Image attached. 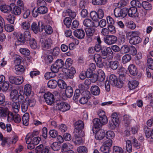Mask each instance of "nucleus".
I'll list each match as a JSON object with an SVG mask.
<instances>
[{
  "instance_id": "nucleus-14",
  "label": "nucleus",
  "mask_w": 153,
  "mask_h": 153,
  "mask_svg": "<svg viewBox=\"0 0 153 153\" xmlns=\"http://www.w3.org/2000/svg\"><path fill=\"white\" fill-rule=\"evenodd\" d=\"M7 103L11 105L13 110L15 113H17L19 112L20 108V105L19 102L17 101L13 102H8Z\"/></svg>"
},
{
  "instance_id": "nucleus-29",
  "label": "nucleus",
  "mask_w": 153,
  "mask_h": 153,
  "mask_svg": "<svg viewBox=\"0 0 153 153\" xmlns=\"http://www.w3.org/2000/svg\"><path fill=\"white\" fill-rule=\"evenodd\" d=\"M75 129L82 130L84 127L83 122L81 120H79L74 123Z\"/></svg>"
},
{
  "instance_id": "nucleus-3",
  "label": "nucleus",
  "mask_w": 153,
  "mask_h": 153,
  "mask_svg": "<svg viewBox=\"0 0 153 153\" xmlns=\"http://www.w3.org/2000/svg\"><path fill=\"white\" fill-rule=\"evenodd\" d=\"M40 42L44 50H46L50 49L52 44L51 39L50 38H46V36L43 35L41 36L40 39Z\"/></svg>"
},
{
  "instance_id": "nucleus-23",
  "label": "nucleus",
  "mask_w": 153,
  "mask_h": 153,
  "mask_svg": "<svg viewBox=\"0 0 153 153\" xmlns=\"http://www.w3.org/2000/svg\"><path fill=\"white\" fill-rule=\"evenodd\" d=\"M15 69L16 71V73L17 74L23 73L25 70L24 67L20 64L16 65L15 66Z\"/></svg>"
},
{
  "instance_id": "nucleus-62",
  "label": "nucleus",
  "mask_w": 153,
  "mask_h": 153,
  "mask_svg": "<svg viewBox=\"0 0 153 153\" xmlns=\"http://www.w3.org/2000/svg\"><path fill=\"white\" fill-rule=\"evenodd\" d=\"M9 87V83L7 81L4 82L2 84L1 89L3 91H7Z\"/></svg>"
},
{
  "instance_id": "nucleus-6",
  "label": "nucleus",
  "mask_w": 153,
  "mask_h": 153,
  "mask_svg": "<svg viewBox=\"0 0 153 153\" xmlns=\"http://www.w3.org/2000/svg\"><path fill=\"white\" fill-rule=\"evenodd\" d=\"M62 71L65 73L67 79H72L74 77V74L76 72L75 69L73 67H71L70 68L68 69L62 68Z\"/></svg>"
},
{
  "instance_id": "nucleus-44",
  "label": "nucleus",
  "mask_w": 153,
  "mask_h": 153,
  "mask_svg": "<svg viewBox=\"0 0 153 153\" xmlns=\"http://www.w3.org/2000/svg\"><path fill=\"white\" fill-rule=\"evenodd\" d=\"M90 16L93 20L96 22L97 23V22H98V15L97 13L95 11H91L90 13Z\"/></svg>"
},
{
  "instance_id": "nucleus-10",
  "label": "nucleus",
  "mask_w": 153,
  "mask_h": 153,
  "mask_svg": "<svg viewBox=\"0 0 153 153\" xmlns=\"http://www.w3.org/2000/svg\"><path fill=\"white\" fill-rule=\"evenodd\" d=\"M32 100L28 98H25L24 102H23L21 104V108L22 112H25L28 109V106L32 102Z\"/></svg>"
},
{
  "instance_id": "nucleus-13",
  "label": "nucleus",
  "mask_w": 153,
  "mask_h": 153,
  "mask_svg": "<svg viewBox=\"0 0 153 153\" xmlns=\"http://www.w3.org/2000/svg\"><path fill=\"white\" fill-rule=\"evenodd\" d=\"M109 82L113 86H116L118 88V84H119L118 79L117 76L114 74H111L109 77Z\"/></svg>"
},
{
  "instance_id": "nucleus-57",
  "label": "nucleus",
  "mask_w": 153,
  "mask_h": 153,
  "mask_svg": "<svg viewBox=\"0 0 153 153\" xmlns=\"http://www.w3.org/2000/svg\"><path fill=\"white\" fill-rule=\"evenodd\" d=\"M114 153H123V150L122 148L117 146H115L113 147Z\"/></svg>"
},
{
  "instance_id": "nucleus-17",
  "label": "nucleus",
  "mask_w": 153,
  "mask_h": 153,
  "mask_svg": "<svg viewBox=\"0 0 153 153\" xmlns=\"http://www.w3.org/2000/svg\"><path fill=\"white\" fill-rule=\"evenodd\" d=\"M74 36L79 39H82L85 36V33L82 29H78L74 32Z\"/></svg>"
},
{
  "instance_id": "nucleus-30",
  "label": "nucleus",
  "mask_w": 153,
  "mask_h": 153,
  "mask_svg": "<svg viewBox=\"0 0 153 153\" xmlns=\"http://www.w3.org/2000/svg\"><path fill=\"white\" fill-rule=\"evenodd\" d=\"M128 87L130 90L135 89L138 85V82L136 80L129 81L128 83Z\"/></svg>"
},
{
  "instance_id": "nucleus-47",
  "label": "nucleus",
  "mask_w": 153,
  "mask_h": 153,
  "mask_svg": "<svg viewBox=\"0 0 153 153\" xmlns=\"http://www.w3.org/2000/svg\"><path fill=\"white\" fill-rule=\"evenodd\" d=\"M58 86L61 88L64 89L67 87V85L66 83L63 80L59 79L58 81Z\"/></svg>"
},
{
  "instance_id": "nucleus-26",
  "label": "nucleus",
  "mask_w": 153,
  "mask_h": 153,
  "mask_svg": "<svg viewBox=\"0 0 153 153\" xmlns=\"http://www.w3.org/2000/svg\"><path fill=\"white\" fill-rule=\"evenodd\" d=\"M131 55L128 54L124 55L122 57L121 62L123 64H125L129 62L131 59Z\"/></svg>"
},
{
  "instance_id": "nucleus-22",
  "label": "nucleus",
  "mask_w": 153,
  "mask_h": 153,
  "mask_svg": "<svg viewBox=\"0 0 153 153\" xmlns=\"http://www.w3.org/2000/svg\"><path fill=\"white\" fill-rule=\"evenodd\" d=\"M91 91L92 94L96 96L99 95L100 92V89L97 85L91 86Z\"/></svg>"
},
{
  "instance_id": "nucleus-5",
  "label": "nucleus",
  "mask_w": 153,
  "mask_h": 153,
  "mask_svg": "<svg viewBox=\"0 0 153 153\" xmlns=\"http://www.w3.org/2000/svg\"><path fill=\"white\" fill-rule=\"evenodd\" d=\"M114 13L116 17L123 18L127 15L126 8H124L121 9L119 8H116L114 10Z\"/></svg>"
},
{
  "instance_id": "nucleus-45",
  "label": "nucleus",
  "mask_w": 153,
  "mask_h": 153,
  "mask_svg": "<svg viewBox=\"0 0 153 153\" xmlns=\"http://www.w3.org/2000/svg\"><path fill=\"white\" fill-rule=\"evenodd\" d=\"M70 144L69 143H64L63 144L61 148L62 152H67L71 149L70 147Z\"/></svg>"
},
{
  "instance_id": "nucleus-32",
  "label": "nucleus",
  "mask_w": 153,
  "mask_h": 153,
  "mask_svg": "<svg viewBox=\"0 0 153 153\" xmlns=\"http://www.w3.org/2000/svg\"><path fill=\"white\" fill-rule=\"evenodd\" d=\"M119 62L117 61H111L109 62L108 65L110 68L113 70L117 69Z\"/></svg>"
},
{
  "instance_id": "nucleus-31",
  "label": "nucleus",
  "mask_w": 153,
  "mask_h": 153,
  "mask_svg": "<svg viewBox=\"0 0 153 153\" xmlns=\"http://www.w3.org/2000/svg\"><path fill=\"white\" fill-rule=\"evenodd\" d=\"M58 84V81L54 79L50 80L48 83V87L51 88H55Z\"/></svg>"
},
{
  "instance_id": "nucleus-41",
  "label": "nucleus",
  "mask_w": 153,
  "mask_h": 153,
  "mask_svg": "<svg viewBox=\"0 0 153 153\" xmlns=\"http://www.w3.org/2000/svg\"><path fill=\"white\" fill-rule=\"evenodd\" d=\"M86 35L88 36H93L95 32V29L94 28H87L85 29Z\"/></svg>"
},
{
  "instance_id": "nucleus-11",
  "label": "nucleus",
  "mask_w": 153,
  "mask_h": 153,
  "mask_svg": "<svg viewBox=\"0 0 153 153\" xmlns=\"http://www.w3.org/2000/svg\"><path fill=\"white\" fill-rule=\"evenodd\" d=\"M94 59L97 65L99 68H102L104 66V62L102 61L101 55L98 53L95 54Z\"/></svg>"
},
{
  "instance_id": "nucleus-35",
  "label": "nucleus",
  "mask_w": 153,
  "mask_h": 153,
  "mask_svg": "<svg viewBox=\"0 0 153 153\" xmlns=\"http://www.w3.org/2000/svg\"><path fill=\"white\" fill-rule=\"evenodd\" d=\"M98 76L99 81L101 82L104 81L105 78V75L103 71L101 69L99 70L98 71Z\"/></svg>"
},
{
  "instance_id": "nucleus-53",
  "label": "nucleus",
  "mask_w": 153,
  "mask_h": 153,
  "mask_svg": "<svg viewBox=\"0 0 153 153\" xmlns=\"http://www.w3.org/2000/svg\"><path fill=\"white\" fill-rule=\"evenodd\" d=\"M112 144V140L111 139H107L104 141L102 145L106 147H108L111 148Z\"/></svg>"
},
{
  "instance_id": "nucleus-37",
  "label": "nucleus",
  "mask_w": 153,
  "mask_h": 153,
  "mask_svg": "<svg viewBox=\"0 0 153 153\" xmlns=\"http://www.w3.org/2000/svg\"><path fill=\"white\" fill-rule=\"evenodd\" d=\"M125 79V74L119 75L118 80L119 84H118V85L119 88H121L123 87Z\"/></svg>"
},
{
  "instance_id": "nucleus-16",
  "label": "nucleus",
  "mask_w": 153,
  "mask_h": 153,
  "mask_svg": "<svg viewBox=\"0 0 153 153\" xmlns=\"http://www.w3.org/2000/svg\"><path fill=\"white\" fill-rule=\"evenodd\" d=\"M35 149L36 153H48V149L42 144L37 146Z\"/></svg>"
},
{
  "instance_id": "nucleus-1",
  "label": "nucleus",
  "mask_w": 153,
  "mask_h": 153,
  "mask_svg": "<svg viewBox=\"0 0 153 153\" xmlns=\"http://www.w3.org/2000/svg\"><path fill=\"white\" fill-rule=\"evenodd\" d=\"M17 40L15 44L16 45L23 44L27 41H29L32 38L31 37L30 32L28 30H26L23 33H19L17 35Z\"/></svg>"
},
{
  "instance_id": "nucleus-21",
  "label": "nucleus",
  "mask_w": 153,
  "mask_h": 153,
  "mask_svg": "<svg viewBox=\"0 0 153 153\" xmlns=\"http://www.w3.org/2000/svg\"><path fill=\"white\" fill-rule=\"evenodd\" d=\"M32 87L29 84L26 85L24 89V94L27 96L30 95L32 93Z\"/></svg>"
},
{
  "instance_id": "nucleus-40",
  "label": "nucleus",
  "mask_w": 153,
  "mask_h": 153,
  "mask_svg": "<svg viewBox=\"0 0 153 153\" xmlns=\"http://www.w3.org/2000/svg\"><path fill=\"white\" fill-rule=\"evenodd\" d=\"M131 4L134 7H137L139 8H140L142 6V3L141 4L140 2L138 0H133L131 2Z\"/></svg>"
},
{
  "instance_id": "nucleus-59",
  "label": "nucleus",
  "mask_w": 153,
  "mask_h": 153,
  "mask_svg": "<svg viewBox=\"0 0 153 153\" xmlns=\"http://www.w3.org/2000/svg\"><path fill=\"white\" fill-rule=\"evenodd\" d=\"M6 19L10 23L13 24L14 23L15 17L11 14H10L6 16Z\"/></svg>"
},
{
  "instance_id": "nucleus-20",
  "label": "nucleus",
  "mask_w": 153,
  "mask_h": 153,
  "mask_svg": "<svg viewBox=\"0 0 153 153\" xmlns=\"http://www.w3.org/2000/svg\"><path fill=\"white\" fill-rule=\"evenodd\" d=\"M128 69L131 75L135 76L137 75V68L134 65H130L128 67Z\"/></svg>"
},
{
  "instance_id": "nucleus-38",
  "label": "nucleus",
  "mask_w": 153,
  "mask_h": 153,
  "mask_svg": "<svg viewBox=\"0 0 153 153\" xmlns=\"http://www.w3.org/2000/svg\"><path fill=\"white\" fill-rule=\"evenodd\" d=\"M80 95V91L78 89H76L74 93V95L73 97V100L74 102L77 103L78 101V99Z\"/></svg>"
},
{
  "instance_id": "nucleus-15",
  "label": "nucleus",
  "mask_w": 153,
  "mask_h": 153,
  "mask_svg": "<svg viewBox=\"0 0 153 153\" xmlns=\"http://www.w3.org/2000/svg\"><path fill=\"white\" fill-rule=\"evenodd\" d=\"M96 22L90 19H86L84 20L83 22V25L86 27H97L98 25H97Z\"/></svg>"
},
{
  "instance_id": "nucleus-61",
  "label": "nucleus",
  "mask_w": 153,
  "mask_h": 153,
  "mask_svg": "<svg viewBox=\"0 0 153 153\" xmlns=\"http://www.w3.org/2000/svg\"><path fill=\"white\" fill-rule=\"evenodd\" d=\"M51 148L54 151H58L60 149L59 146L58 145V143L56 142L53 143L51 146Z\"/></svg>"
},
{
  "instance_id": "nucleus-46",
  "label": "nucleus",
  "mask_w": 153,
  "mask_h": 153,
  "mask_svg": "<svg viewBox=\"0 0 153 153\" xmlns=\"http://www.w3.org/2000/svg\"><path fill=\"white\" fill-rule=\"evenodd\" d=\"M38 9V12L41 14H45L48 11L47 7L44 5L40 6Z\"/></svg>"
},
{
  "instance_id": "nucleus-48",
  "label": "nucleus",
  "mask_w": 153,
  "mask_h": 153,
  "mask_svg": "<svg viewBox=\"0 0 153 153\" xmlns=\"http://www.w3.org/2000/svg\"><path fill=\"white\" fill-rule=\"evenodd\" d=\"M54 63L56 65V66H58L60 69L64 67V62L62 59H57Z\"/></svg>"
},
{
  "instance_id": "nucleus-56",
  "label": "nucleus",
  "mask_w": 153,
  "mask_h": 153,
  "mask_svg": "<svg viewBox=\"0 0 153 153\" xmlns=\"http://www.w3.org/2000/svg\"><path fill=\"white\" fill-rule=\"evenodd\" d=\"M42 136L44 139H46L48 137V129L46 127H43L41 131Z\"/></svg>"
},
{
  "instance_id": "nucleus-50",
  "label": "nucleus",
  "mask_w": 153,
  "mask_h": 153,
  "mask_svg": "<svg viewBox=\"0 0 153 153\" xmlns=\"http://www.w3.org/2000/svg\"><path fill=\"white\" fill-rule=\"evenodd\" d=\"M31 29L35 33H37L39 31V26L36 22H33V23L31 26Z\"/></svg>"
},
{
  "instance_id": "nucleus-7",
  "label": "nucleus",
  "mask_w": 153,
  "mask_h": 153,
  "mask_svg": "<svg viewBox=\"0 0 153 153\" xmlns=\"http://www.w3.org/2000/svg\"><path fill=\"white\" fill-rule=\"evenodd\" d=\"M105 43L108 45L115 43L117 41V37L114 35H108L104 39Z\"/></svg>"
},
{
  "instance_id": "nucleus-64",
  "label": "nucleus",
  "mask_w": 153,
  "mask_h": 153,
  "mask_svg": "<svg viewBox=\"0 0 153 153\" xmlns=\"http://www.w3.org/2000/svg\"><path fill=\"white\" fill-rule=\"evenodd\" d=\"M77 150L79 153H87L88 152L87 149L84 146H80Z\"/></svg>"
},
{
  "instance_id": "nucleus-18",
  "label": "nucleus",
  "mask_w": 153,
  "mask_h": 153,
  "mask_svg": "<svg viewBox=\"0 0 153 153\" xmlns=\"http://www.w3.org/2000/svg\"><path fill=\"white\" fill-rule=\"evenodd\" d=\"M101 56L102 59H105L107 58V55L108 53H109L111 56H113V52L110 47H108L106 49L101 51Z\"/></svg>"
},
{
  "instance_id": "nucleus-58",
  "label": "nucleus",
  "mask_w": 153,
  "mask_h": 153,
  "mask_svg": "<svg viewBox=\"0 0 153 153\" xmlns=\"http://www.w3.org/2000/svg\"><path fill=\"white\" fill-rule=\"evenodd\" d=\"M144 131L146 135L147 138L150 137V129L147 126H144Z\"/></svg>"
},
{
  "instance_id": "nucleus-33",
  "label": "nucleus",
  "mask_w": 153,
  "mask_h": 153,
  "mask_svg": "<svg viewBox=\"0 0 153 153\" xmlns=\"http://www.w3.org/2000/svg\"><path fill=\"white\" fill-rule=\"evenodd\" d=\"M119 122L115 121L113 120H111L109 123V127L111 129H114L119 125Z\"/></svg>"
},
{
  "instance_id": "nucleus-4",
  "label": "nucleus",
  "mask_w": 153,
  "mask_h": 153,
  "mask_svg": "<svg viewBox=\"0 0 153 153\" xmlns=\"http://www.w3.org/2000/svg\"><path fill=\"white\" fill-rule=\"evenodd\" d=\"M54 105L56 110L62 112L67 111L70 108V106L69 104L60 101H57Z\"/></svg>"
},
{
  "instance_id": "nucleus-36",
  "label": "nucleus",
  "mask_w": 153,
  "mask_h": 153,
  "mask_svg": "<svg viewBox=\"0 0 153 153\" xmlns=\"http://www.w3.org/2000/svg\"><path fill=\"white\" fill-rule=\"evenodd\" d=\"M74 137H82L84 136V133L82 130L74 129Z\"/></svg>"
},
{
  "instance_id": "nucleus-8",
  "label": "nucleus",
  "mask_w": 153,
  "mask_h": 153,
  "mask_svg": "<svg viewBox=\"0 0 153 153\" xmlns=\"http://www.w3.org/2000/svg\"><path fill=\"white\" fill-rule=\"evenodd\" d=\"M44 97L46 103L49 105L52 104L54 101V95L50 92L45 93Z\"/></svg>"
},
{
  "instance_id": "nucleus-27",
  "label": "nucleus",
  "mask_w": 153,
  "mask_h": 153,
  "mask_svg": "<svg viewBox=\"0 0 153 153\" xmlns=\"http://www.w3.org/2000/svg\"><path fill=\"white\" fill-rule=\"evenodd\" d=\"M65 94L67 97L70 98L73 95V91L72 88L70 86H67L65 88Z\"/></svg>"
},
{
  "instance_id": "nucleus-9",
  "label": "nucleus",
  "mask_w": 153,
  "mask_h": 153,
  "mask_svg": "<svg viewBox=\"0 0 153 153\" xmlns=\"http://www.w3.org/2000/svg\"><path fill=\"white\" fill-rule=\"evenodd\" d=\"M12 113L9 111L8 109L3 107H0V116L2 117H7V120H9Z\"/></svg>"
},
{
  "instance_id": "nucleus-12",
  "label": "nucleus",
  "mask_w": 153,
  "mask_h": 153,
  "mask_svg": "<svg viewBox=\"0 0 153 153\" xmlns=\"http://www.w3.org/2000/svg\"><path fill=\"white\" fill-rule=\"evenodd\" d=\"M127 13L128 16L132 17L138 16V13L137 12V8L133 7H130L129 9L127 8Z\"/></svg>"
},
{
  "instance_id": "nucleus-54",
  "label": "nucleus",
  "mask_w": 153,
  "mask_h": 153,
  "mask_svg": "<svg viewBox=\"0 0 153 153\" xmlns=\"http://www.w3.org/2000/svg\"><path fill=\"white\" fill-rule=\"evenodd\" d=\"M64 24L67 28L69 27L71 23V19L70 17H66L64 20Z\"/></svg>"
},
{
  "instance_id": "nucleus-39",
  "label": "nucleus",
  "mask_w": 153,
  "mask_h": 153,
  "mask_svg": "<svg viewBox=\"0 0 153 153\" xmlns=\"http://www.w3.org/2000/svg\"><path fill=\"white\" fill-rule=\"evenodd\" d=\"M93 122L94 127L95 128H100L102 126L101 123L100 122V120L98 118L94 119L93 121Z\"/></svg>"
},
{
  "instance_id": "nucleus-63",
  "label": "nucleus",
  "mask_w": 153,
  "mask_h": 153,
  "mask_svg": "<svg viewBox=\"0 0 153 153\" xmlns=\"http://www.w3.org/2000/svg\"><path fill=\"white\" fill-rule=\"evenodd\" d=\"M45 30L48 34H51L53 32L52 27L49 25H46Z\"/></svg>"
},
{
  "instance_id": "nucleus-34",
  "label": "nucleus",
  "mask_w": 153,
  "mask_h": 153,
  "mask_svg": "<svg viewBox=\"0 0 153 153\" xmlns=\"http://www.w3.org/2000/svg\"><path fill=\"white\" fill-rule=\"evenodd\" d=\"M29 115L28 113H26L24 114L22 117L23 124L25 126H27L29 123Z\"/></svg>"
},
{
  "instance_id": "nucleus-49",
  "label": "nucleus",
  "mask_w": 153,
  "mask_h": 153,
  "mask_svg": "<svg viewBox=\"0 0 153 153\" xmlns=\"http://www.w3.org/2000/svg\"><path fill=\"white\" fill-rule=\"evenodd\" d=\"M143 8L146 10H150L152 8V6L151 4L148 2L144 1L142 2V6Z\"/></svg>"
},
{
  "instance_id": "nucleus-55",
  "label": "nucleus",
  "mask_w": 153,
  "mask_h": 153,
  "mask_svg": "<svg viewBox=\"0 0 153 153\" xmlns=\"http://www.w3.org/2000/svg\"><path fill=\"white\" fill-rule=\"evenodd\" d=\"M19 51L21 53L25 55L28 56L30 54V51L27 48H21Z\"/></svg>"
},
{
  "instance_id": "nucleus-25",
  "label": "nucleus",
  "mask_w": 153,
  "mask_h": 153,
  "mask_svg": "<svg viewBox=\"0 0 153 153\" xmlns=\"http://www.w3.org/2000/svg\"><path fill=\"white\" fill-rule=\"evenodd\" d=\"M11 10L12 13L15 15H19L21 13V8L18 6H14L13 7H12Z\"/></svg>"
},
{
  "instance_id": "nucleus-51",
  "label": "nucleus",
  "mask_w": 153,
  "mask_h": 153,
  "mask_svg": "<svg viewBox=\"0 0 153 153\" xmlns=\"http://www.w3.org/2000/svg\"><path fill=\"white\" fill-rule=\"evenodd\" d=\"M72 63V61L71 59H67L65 61V64H64V67L63 68H70V67Z\"/></svg>"
},
{
  "instance_id": "nucleus-2",
  "label": "nucleus",
  "mask_w": 153,
  "mask_h": 153,
  "mask_svg": "<svg viewBox=\"0 0 153 153\" xmlns=\"http://www.w3.org/2000/svg\"><path fill=\"white\" fill-rule=\"evenodd\" d=\"M138 35V32L137 31H131L127 33V36L131 37L129 41L130 44L136 45L141 42V39Z\"/></svg>"
},
{
  "instance_id": "nucleus-42",
  "label": "nucleus",
  "mask_w": 153,
  "mask_h": 153,
  "mask_svg": "<svg viewBox=\"0 0 153 153\" xmlns=\"http://www.w3.org/2000/svg\"><path fill=\"white\" fill-rule=\"evenodd\" d=\"M28 41L30 45L32 48L35 49L37 48V43L34 38H32Z\"/></svg>"
},
{
  "instance_id": "nucleus-19",
  "label": "nucleus",
  "mask_w": 153,
  "mask_h": 153,
  "mask_svg": "<svg viewBox=\"0 0 153 153\" xmlns=\"http://www.w3.org/2000/svg\"><path fill=\"white\" fill-rule=\"evenodd\" d=\"M105 131L103 129H100L98 130L95 134V138L98 140H100L105 137Z\"/></svg>"
},
{
  "instance_id": "nucleus-43",
  "label": "nucleus",
  "mask_w": 153,
  "mask_h": 153,
  "mask_svg": "<svg viewBox=\"0 0 153 153\" xmlns=\"http://www.w3.org/2000/svg\"><path fill=\"white\" fill-rule=\"evenodd\" d=\"M129 48L127 45H123L121 48L120 52L121 54L127 53L129 52Z\"/></svg>"
},
{
  "instance_id": "nucleus-60",
  "label": "nucleus",
  "mask_w": 153,
  "mask_h": 153,
  "mask_svg": "<svg viewBox=\"0 0 153 153\" xmlns=\"http://www.w3.org/2000/svg\"><path fill=\"white\" fill-rule=\"evenodd\" d=\"M115 136V134L114 132L112 131H108L107 132L106 134V137L107 139H111L113 138Z\"/></svg>"
},
{
  "instance_id": "nucleus-24",
  "label": "nucleus",
  "mask_w": 153,
  "mask_h": 153,
  "mask_svg": "<svg viewBox=\"0 0 153 153\" xmlns=\"http://www.w3.org/2000/svg\"><path fill=\"white\" fill-rule=\"evenodd\" d=\"M10 116V117H9L10 119L9 120H13L16 123H19L21 120L20 116L18 114H15L13 115L12 113V115Z\"/></svg>"
},
{
  "instance_id": "nucleus-52",
  "label": "nucleus",
  "mask_w": 153,
  "mask_h": 153,
  "mask_svg": "<svg viewBox=\"0 0 153 153\" xmlns=\"http://www.w3.org/2000/svg\"><path fill=\"white\" fill-rule=\"evenodd\" d=\"M22 28L25 30H28L30 28V25L29 22L25 21L22 22L21 24Z\"/></svg>"
},
{
  "instance_id": "nucleus-28",
  "label": "nucleus",
  "mask_w": 153,
  "mask_h": 153,
  "mask_svg": "<svg viewBox=\"0 0 153 153\" xmlns=\"http://www.w3.org/2000/svg\"><path fill=\"white\" fill-rule=\"evenodd\" d=\"M0 9L1 11L4 13H8L12 9V7L6 5H3L0 7Z\"/></svg>"
}]
</instances>
